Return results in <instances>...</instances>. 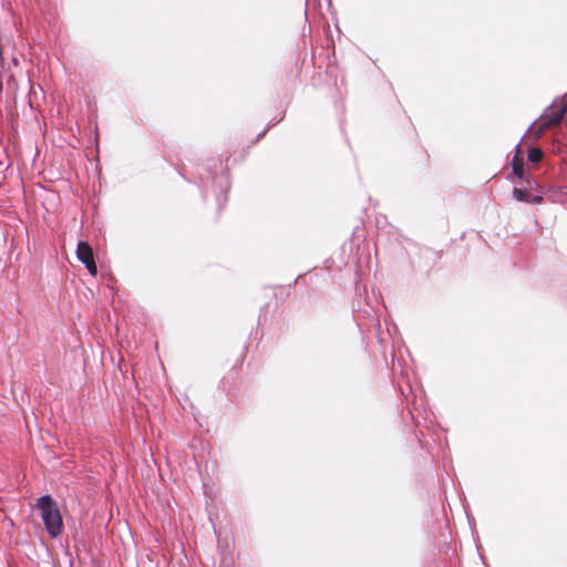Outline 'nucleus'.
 <instances>
[{
  "mask_svg": "<svg viewBox=\"0 0 567 567\" xmlns=\"http://www.w3.org/2000/svg\"><path fill=\"white\" fill-rule=\"evenodd\" d=\"M85 268L87 269V271L92 275V276H95L96 272H97V267H96V264H95V260H91L90 262H85Z\"/></svg>",
  "mask_w": 567,
  "mask_h": 567,
  "instance_id": "0eeeda50",
  "label": "nucleus"
},
{
  "mask_svg": "<svg viewBox=\"0 0 567 567\" xmlns=\"http://www.w3.org/2000/svg\"><path fill=\"white\" fill-rule=\"evenodd\" d=\"M543 200V198L540 196H536L534 198H530V202L532 204H538Z\"/></svg>",
  "mask_w": 567,
  "mask_h": 567,
  "instance_id": "1a4fd4ad",
  "label": "nucleus"
},
{
  "mask_svg": "<svg viewBox=\"0 0 567 567\" xmlns=\"http://www.w3.org/2000/svg\"><path fill=\"white\" fill-rule=\"evenodd\" d=\"M513 196L515 199L519 202H530V194L526 190H523L520 188L514 187L513 188Z\"/></svg>",
  "mask_w": 567,
  "mask_h": 567,
  "instance_id": "39448f33",
  "label": "nucleus"
},
{
  "mask_svg": "<svg viewBox=\"0 0 567 567\" xmlns=\"http://www.w3.org/2000/svg\"><path fill=\"white\" fill-rule=\"evenodd\" d=\"M2 90V82L0 81V91Z\"/></svg>",
  "mask_w": 567,
  "mask_h": 567,
  "instance_id": "9d476101",
  "label": "nucleus"
},
{
  "mask_svg": "<svg viewBox=\"0 0 567 567\" xmlns=\"http://www.w3.org/2000/svg\"><path fill=\"white\" fill-rule=\"evenodd\" d=\"M543 150L539 147H532L528 150L527 158L532 163H537L543 158Z\"/></svg>",
  "mask_w": 567,
  "mask_h": 567,
  "instance_id": "20e7f679",
  "label": "nucleus"
},
{
  "mask_svg": "<svg viewBox=\"0 0 567 567\" xmlns=\"http://www.w3.org/2000/svg\"><path fill=\"white\" fill-rule=\"evenodd\" d=\"M514 175L522 179L524 177V164H513Z\"/></svg>",
  "mask_w": 567,
  "mask_h": 567,
  "instance_id": "423d86ee",
  "label": "nucleus"
},
{
  "mask_svg": "<svg viewBox=\"0 0 567 567\" xmlns=\"http://www.w3.org/2000/svg\"><path fill=\"white\" fill-rule=\"evenodd\" d=\"M567 111V101L564 99L555 100L554 103L548 106L542 115L543 123L540 130L544 131L553 125H557L563 120Z\"/></svg>",
  "mask_w": 567,
  "mask_h": 567,
  "instance_id": "f03ea898",
  "label": "nucleus"
},
{
  "mask_svg": "<svg viewBox=\"0 0 567 567\" xmlns=\"http://www.w3.org/2000/svg\"><path fill=\"white\" fill-rule=\"evenodd\" d=\"M519 144L516 145V154L513 158V164H524L523 159L519 157Z\"/></svg>",
  "mask_w": 567,
  "mask_h": 567,
  "instance_id": "6e6552de",
  "label": "nucleus"
},
{
  "mask_svg": "<svg viewBox=\"0 0 567 567\" xmlns=\"http://www.w3.org/2000/svg\"><path fill=\"white\" fill-rule=\"evenodd\" d=\"M37 506L41 512V518L48 534L52 538L60 536L63 529V523L56 502L51 495L45 494L38 498Z\"/></svg>",
  "mask_w": 567,
  "mask_h": 567,
  "instance_id": "f257e3e1",
  "label": "nucleus"
},
{
  "mask_svg": "<svg viewBox=\"0 0 567 567\" xmlns=\"http://www.w3.org/2000/svg\"><path fill=\"white\" fill-rule=\"evenodd\" d=\"M76 258L80 262L85 265V262H90L94 259V254L92 247L86 243L80 240L76 245Z\"/></svg>",
  "mask_w": 567,
  "mask_h": 567,
  "instance_id": "7ed1b4c3",
  "label": "nucleus"
}]
</instances>
